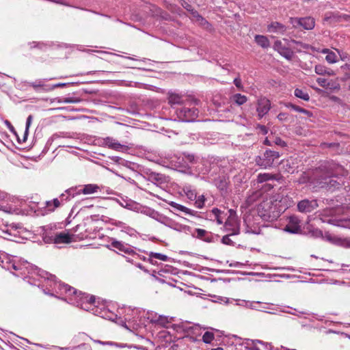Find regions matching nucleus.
Instances as JSON below:
<instances>
[{"instance_id":"f257e3e1","label":"nucleus","mask_w":350,"mask_h":350,"mask_svg":"<svg viewBox=\"0 0 350 350\" xmlns=\"http://www.w3.org/2000/svg\"><path fill=\"white\" fill-rule=\"evenodd\" d=\"M279 157L280 154L278 152L267 150L265 152L263 157L259 158V160L256 162L260 166L267 168L271 167L274 161Z\"/></svg>"},{"instance_id":"f03ea898","label":"nucleus","mask_w":350,"mask_h":350,"mask_svg":"<svg viewBox=\"0 0 350 350\" xmlns=\"http://www.w3.org/2000/svg\"><path fill=\"white\" fill-rule=\"evenodd\" d=\"M178 117L183 121L191 122L198 116V110L194 107H183L176 111Z\"/></svg>"},{"instance_id":"7ed1b4c3","label":"nucleus","mask_w":350,"mask_h":350,"mask_svg":"<svg viewBox=\"0 0 350 350\" xmlns=\"http://www.w3.org/2000/svg\"><path fill=\"white\" fill-rule=\"evenodd\" d=\"M273 202L272 199H267L259 204L258 206V213L260 217L264 218L270 217L271 213L275 210Z\"/></svg>"},{"instance_id":"20e7f679","label":"nucleus","mask_w":350,"mask_h":350,"mask_svg":"<svg viewBox=\"0 0 350 350\" xmlns=\"http://www.w3.org/2000/svg\"><path fill=\"white\" fill-rule=\"evenodd\" d=\"M73 234L68 232H62L55 234L54 236L49 237L48 242H51L54 244H68L73 241Z\"/></svg>"},{"instance_id":"39448f33","label":"nucleus","mask_w":350,"mask_h":350,"mask_svg":"<svg viewBox=\"0 0 350 350\" xmlns=\"http://www.w3.org/2000/svg\"><path fill=\"white\" fill-rule=\"evenodd\" d=\"M300 219L295 215L288 217V221L284 228V231L291 234H298L301 231Z\"/></svg>"},{"instance_id":"423d86ee","label":"nucleus","mask_w":350,"mask_h":350,"mask_svg":"<svg viewBox=\"0 0 350 350\" xmlns=\"http://www.w3.org/2000/svg\"><path fill=\"white\" fill-rule=\"evenodd\" d=\"M271 108V103L269 99L265 97L260 98L257 101L256 111L259 119H261L265 114L268 113Z\"/></svg>"},{"instance_id":"0eeeda50","label":"nucleus","mask_w":350,"mask_h":350,"mask_svg":"<svg viewBox=\"0 0 350 350\" xmlns=\"http://www.w3.org/2000/svg\"><path fill=\"white\" fill-rule=\"evenodd\" d=\"M273 49L286 59L291 60L293 58V52L288 46L283 45L281 40L274 42Z\"/></svg>"},{"instance_id":"6e6552de","label":"nucleus","mask_w":350,"mask_h":350,"mask_svg":"<svg viewBox=\"0 0 350 350\" xmlns=\"http://www.w3.org/2000/svg\"><path fill=\"white\" fill-rule=\"evenodd\" d=\"M318 206L316 200H303L297 204L298 211L301 213H310Z\"/></svg>"},{"instance_id":"1a4fd4ad","label":"nucleus","mask_w":350,"mask_h":350,"mask_svg":"<svg viewBox=\"0 0 350 350\" xmlns=\"http://www.w3.org/2000/svg\"><path fill=\"white\" fill-rule=\"evenodd\" d=\"M267 31L270 33H278L284 34L286 31V27L283 24L275 21L272 22L267 26Z\"/></svg>"},{"instance_id":"9d476101","label":"nucleus","mask_w":350,"mask_h":350,"mask_svg":"<svg viewBox=\"0 0 350 350\" xmlns=\"http://www.w3.org/2000/svg\"><path fill=\"white\" fill-rule=\"evenodd\" d=\"M315 26V20L311 16L301 18L300 27L306 30H311Z\"/></svg>"},{"instance_id":"9b49d317","label":"nucleus","mask_w":350,"mask_h":350,"mask_svg":"<svg viewBox=\"0 0 350 350\" xmlns=\"http://www.w3.org/2000/svg\"><path fill=\"white\" fill-rule=\"evenodd\" d=\"M104 144L108 148L116 150H119L123 147V146L121 145L118 142L111 137L105 138L104 139Z\"/></svg>"},{"instance_id":"f8f14e48","label":"nucleus","mask_w":350,"mask_h":350,"mask_svg":"<svg viewBox=\"0 0 350 350\" xmlns=\"http://www.w3.org/2000/svg\"><path fill=\"white\" fill-rule=\"evenodd\" d=\"M324 21L329 23H338L342 21L341 15L336 12H327L325 14Z\"/></svg>"},{"instance_id":"ddd939ff","label":"nucleus","mask_w":350,"mask_h":350,"mask_svg":"<svg viewBox=\"0 0 350 350\" xmlns=\"http://www.w3.org/2000/svg\"><path fill=\"white\" fill-rule=\"evenodd\" d=\"M254 40L257 44L263 49H267L270 46V42L265 36L256 35Z\"/></svg>"},{"instance_id":"4468645a","label":"nucleus","mask_w":350,"mask_h":350,"mask_svg":"<svg viewBox=\"0 0 350 350\" xmlns=\"http://www.w3.org/2000/svg\"><path fill=\"white\" fill-rule=\"evenodd\" d=\"M230 100L238 105H242L247 102V98L245 95L235 94L231 96Z\"/></svg>"},{"instance_id":"2eb2a0df","label":"nucleus","mask_w":350,"mask_h":350,"mask_svg":"<svg viewBox=\"0 0 350 350\" xmlns=\"http://www.w3.org/2000/svg\"><path fill=\"white\" fill-rule=\"evenodd\" d=\"M153 322L162 327H166L167 324L171 322V319H169L168 317L159 315L154 320H153Z\"/></svg>"},{"instance_id":"dca6fc26","label":"nucleus","mask_w":350,"mask_h":350,"mask_svg":"<svg viewBox=\"0 0 350 350\" xmlns=\"http://www.w3.org/2000/svg\"><path fill=\"white\" fill-rule=\"evenodd\" d=\"M168 100L171 105H183L184 103L183 97L177 94H171L169 96Z\"/></svg>"},{"instance_id":"f3484780","label":"nucleus","mask_w":350,"mask_h":350,"mask_svg":"<svg viewBox=\"0 0 350 350\" xmlns=\"http://www.w3.org/2000/svg\"><path fill=\"white\" fill-rule=\"evenodd\" d=\"M294 94L296 97L305 101H308L310 100L309 94L304 90L296 88L294 91Z\"/></svg>"},{"instance_id":"a211bd4d","label":"nucleus","mask_w":350,"mask_h":350,"mask_svg":"<svg viewBox=\"0 0 350 350\" xmlns=\"http://www.w3.org/2000/svg\"><path fill=\"white\" fill-rule=\"evenodd\" d=\"M99 189V187L96 185L89 184L85 185L82 190V193L83 194H91L94 193H96Z\"/></svg>"},{"instance_id":"6ab92c4d","label":"nucleus","mask_w":350,"mask_h":350,"mask_svg":"<svg viewBox=\"0 0 350 350\" xmlns=\"http://www.w3.org/2000/svg\"><path fill=\"white\" fill-rule=\"evenodd\" d=\"M170 204L172 207L176 208V210L185 212L187 214L193 215V211L191 210L181 204H177L174 202H170Z\"/></svg>"},{"instance_id":"aec40b11","label":"nucleus","mask_w":350,"mask_h":350,"mask_svg":"<svg viewBox=\"0 0 350 350\" xmlns=\"http://www.w3.org/2000/svg\"><path fill=\"white\" fill-rule=\"evenodd\" d=\"M286 106L288 107H290V108L294 109L295 111L303 113L309 117L312 116V113L311 111L306 110L304 108H301L297 105H293L292 103H288V105H286Z\"/></svg>"},{"instance_id":"412c9836","label":"nucleus","mask_w":350,"mask_h":350,"mask_svg":"<svg viewBox=\"0 0 350 350\" xmlns=\"http://www.w3.org/2000/svg\"><path fill=\"white\" fill-rule=\"evenodd\" d=\"M111 246L119 250L121 252H124L125 253L129 252V249L127 248L123 243L118 241H113L111 242Z\"/></svg>"},{"instance_id":"4be33fe9","label":"nucleus","mask_w":350,"mask_h":350,"mask_svg":"<svg viewBox=\"0 0 350 350\" xmlns=\"http://www.w3.org/2000/svg\"><path fill=\"white\" fill-rule=\"evenodd\" d=\"M275 178V176L270 174H260L258 176V181L262 183L269 180H273Z\"/></svg>"},{"instance_id":"5701e85b","label":"nucleus","mask_w":350,"mask_h":350,"mask_svg":"<svg viewBox=\"0 0 350 350\" xmlns=\"http://www.w3.org/2000/svg\"><path fill=\"white\" fill-rule=\"evenodd\" d=\"M214 338V334L211 332H206L202 336L203 342L207 344L211 343Z\"/></svg>"},{"instance_id":"b1692460","label":"nucleus","mask_w":350,"mask_h":350,"mask_svg":"<svg viewBox=\"0 0 350 350\" xmlns=\"http://www.w3.org/2000/svg\"><path fill=\"white\" fill-rule=\"evenodd\" d=\"M326 61L329 64H334L338 62V57L336 54L333 52L330 51L328 53V54L325 57Z\"/></svg>"},{"instance_id":"393cba45","label":"nucleus","mask_w":350,"mask_h":350,"mask_svg":"<svg viewBox=\"0 0 350 350\" xmlns=\"http://www.w3.org/2000/svg\"><path fill=\"white\" fill-rule=\"evenodd\" d=\"M150 257L154 258L163 260V261H166L168 258V257L166 255H164V254H162L160 253H154V252L150 253Z\"/></svg>"},{"instance_id":"a878e982","label":"nucleus","mask_w":350,"mask_h":350,"mask_svg":"<svg viewBox=\"0 0 350 350\" xmlns=\"http://www.w3.org/2000/svg\"><path fill=\"white\" fill-rule=\"evenodd\" d=\"M289 22L294 28H298L300 27L301 18L291 17L289 19Z\"/></svg>"},{"instance_id":"bb28decb","label":"nucleus","mask_w":350,"mask_h":350,"mask_svg":"<svg viewBox=\"0 0 350 350\" xmlns=\"http://www.w3.org/2000/svg\"><path fill=\"white\" fill-rule=\"evenodd\" d=\"M314 70L317 75H325L326 67L323 65L319 64L315 66Z\"/></svg>"},{"instance_id":"cd10ccee","label":"nucleus","mask_w":350,"mask_h":350,"mask_svg":"<svg viewBox=\"0 0 350 350\" xmlns=\"http://www.w3.org/2000/svg\"><path fill=\"white\" fill-rule=\"evenodd\" d=\"M32 120H33V116L32 115H29L27 117V122H26V128H25V132L24 139H23L24 142L25 141V139H26V138L27 137L28 130H29V126H30V125L31 124Z\"/></svg>"},{"instance_id":"c85d7f7f","label":"nucleus","mask_w":350,"mask_h":350,"mask_svg":"<svg viewBox=\"0 0 350 350\" xmlns=\"http://www.w3.org/2000/svg\"><path fill=\"white\" fill-rule=\"evenodd\" d=\"M340 245L345 248H350V237L341 239Z\"/></svg>"},{"instance_id":"c756f323","label":"nucleus","mask_w":350,"mask_h":350,"mask_svg":"<svg viewBox=\"0 0 350 350\" xmlns=\"http://www.w3.org/2000/svg\"><path fill=\"white\" fill-rule=\"evenodd\" d=\"M317 81L322 88H327L329 85L327 80L323 78H318Z\"/></svg>"},{"instance_id":"7c9ffc66","label":"nucleus","mask_w":350,"mask_h":350,"mask_svg":"<svg viewBox=\"0 0 350 350\" xmlns=\"http://www.w3.org/2000/svg\"><path fill=\"white\" fill-rule=\"evenodd\" d=\"M205 199L203 196H200L199 198L196 201L195 204L196 207L201 208L204 206Z\"/></svg>"},{"instance_id":"2f4dec72","label":"nucleus","mask_w":350,"mask_h":350,"mask_svg":"<svg viewBox=\"0 0 350 350\" xmlns=\"http://www.w3.org/2000/svg\"><path fill=\"white\" fill-rule=\"evenodd\" d=\"M53 208H49V211H54L56 208L60 206V202L57 198L53 199L52 201Z\"/></svg>"},{"instance_id":"473e14b6","label":"nucleus","mask_w":350,"mask_h":350,"mask_svg":"<svg viewBox=\"0 0 350 350\" xmlns=\"http://www.w3.org/2000/svg\"><path fill=\"white\" fill-rule=\"evenodd\" d=\"M284 40L286 41L288 44H289V42H293V43H295V44L301 45L305 49H307L308 48V44H303V43H301L300 42H298V41H296L295 40H291V41H289V40H288L286 39H284Z\"/></svg>"},{"instance_id":"72a5a7b5","label":"nucleus","mask_w":350,"mask_h":350,"mask_svg":"<svg viewBox=\"0 0 350 350\" xmlns=\"http://www.w3.org/2000/svg\"><path fill=\"white\" fill-rule=\"evenodd\" d=\"M79 101L77 98H65L63 100V102L64 103H76Z\"/></svg>"},{"instance_id":"f704fd0d","label":"nucleus","mask_w":350,"mask_h":350,"mask_svg":"<svg viewBox=\"0 0 350 350\" xmlns=\"http://www.w3.org/2000/svg\"><path fill=\"white\" fill-rule=\"evenodd\" d=\"M234 83L236 85V87L238 88L239 90H243V85L241 84V79H239V78L234 79Z\"/></svg>"},{"instance_id":"c9c22d12","label":"nucleus","mask_w":350,"mask_h":350,"mask_svg":"<svg viewBox=\"0 0 350 350\" xmlns=\"http://www.w3.org/2000/svg\"><path fill=\"white\" fill-rule=\"evenodd\" d=\"M335 183H336V181H334L333 180H330L329 182H327V181H320L319 182V184L321 185V187H324L325 185H330L332 187H335Z\"/></svg>"},{"instance_id":"e433bc0d","label":"nucleus","mask_w":350,"mask_h":350,"mask_svg":"<svg viewBox=\"0 0 350 350\" xmlns=\"http://www.w3.org/2000/svg\"><path fill=\"white\" fill-rule=\"evenodd\" d=\"M30 86L33 87L34 89H36L38 88H40L43 86V84L40 82H32L29 83Z\"/></svg>"},{"instance_id":"4c0bfd02","label":"nucleus","mask_w":350,"mask_h":350,"mask_svg":"<svg viewBox=\"0 0 350 350\" xmlns=\"http://www.w3.org/2000/svg\"><path fill=\"white\" fill-rule=\"evenodd\" d=\"M275 143L277 145H279L280 146H286L285 142L283 141L282 139H281L280 138H276L275 140Z\"/></svg>"},{"instance_id":"58836bf2","label":"nucleus","mask_w":350,"mask_h":350,"mask_svg":"<svg viewBox=\"0 0 350 350\" xmlns=\"http://www.w3.org/2000/svg\"><path fill=\"white\" fill-rule=\"evenodd\" d=\"M278 118L280 121H284L287 119V115L284 113H280L278 115Z\"/></svg>"},{"instance_id":"ea45409f","label":"nucleus","mask_w":350,"mask_h":350,"mask_svg":"<svg viewBox=\"0 0 350 350\" xmlns=\"http://www.w3.org/2000/svg\"><path fill=\"white\" fill-rule=\"evenodd\" d=\"M81 299H85L87 302L90 303V304L94 303L95 301V299L93 296H91L90 297H88V296H85L84 297H82Z\"/></svg>"},{"instance_id":"a19ab883","label":"nucleus","mask_w":350,"mask_h":350,"mask_svg":"<svg viewBox=\"0 0 350 350\" xmlns=\"http://www.w3.org/2000/svg\"><path fill=\"white\" fill-rule=\"evenodd\" d=\"M196 232L198 233V236L200 237H204L206 233V230L203 229H197Z\"/></svg>"},{"instance_id":"79ce46f5","label":"nucleus","mask_w":350,"mask_h":350,"mask_svg":"<svg viewBox=\"0 0 350 350\" xmlns=\"http://www.w3.org/2000/svg\"><path fill=\"white\" fill-rule=\"evenodd\" d=\"M341 17H342V21H347V22H350V15L342 14Z\"/></svg>"},{"instance_id":"37998d69","label":"nucleus","mask_w":350,"mask_h":350,"mask_svg":"<svg viewBox=\"0 0 350 350\" xmlns=\"http://www.w3.org/2000/svg\"><path fill=\"white\" fill-rule=\"evenodd\" d=\"M186 159L189 162H193L194 161V156L193 154H187L185 156Z\"/></svg>"},{"instance_id":"c03bdc74","label":"nucleus","mask_w":350,"mask_h":350,"mask_svg":"<svg viewBox=\"0 0 350 350\" xmlns=\"http://www.w3.org/2000/svg\"><path fill=\"white\" fill-rule=\"evenodd\" d=\"M259 129L263 134H266L267 133V129L266 128L265 126L260 125L259 126Z\"/></svg>"},{"instance_id":"a18cd8bd","label":"nucleus","mask_w":350,"mask_h":350,"mask_svg":"<svg viewBox=\"0 0 350 350\" xmlns=\"http://www.w3.org/2000/svg\"><path fill=\"white\" fill-rule=\"evenodd\" d=\"M325 75L328 76H332L334 75V72L332 70L326 68Z\"/></svg>"},{"instance_id":"49530a36","label":"nucleus","mask_w":350,"mask_h":350,"mask_svg":"<svg viewBox=\"0 0 350 350\" xmlns=\"http://www.w3.org/2000/svg\"><path fill=\"white\" fill-rule=\"evenodd\" d=\"M45 204H46V208L48 209L49 211V208H53V204H52L51 201L45 202Z\"/></svg>"},{"instance_id":"de8ad7c7","label":"nucleus","mask_w":350,"mask_h":350,"mask_svg":"<svg viewBox=\"0 0 350 350\" xmlns=\"http://www.w3.org/2000/svg\"><path fill=\"white\" fill-rule=\"evenodd\" d=\"M230 241V239L228 238V236H224L222 239L223 243L226 244H228Z\"/></svg>"},{"instance_id":"09e8293b","label":"nucleus","mask_w":350,"mask_h":350,"mask_svg":"<svg viewBox=\"0 0 350 350\" xmlns=\"http://www.w3.org/2000/svg\"><path fill=\"white\" fill-rule=\"evenodd\" d=\"M212 212L216 215V217H218L220 213V211L216 208H213Z\"/></svg>"},{"instance_id":"8fccbe9b","label":"nucleus","mask_w":350,"mask_h":350,"mask_svg":"<svg viewBox=\"0 0 350 350\" xmlns=\"http://www.w3.org/2000/svg\"><path fill=\"white\" fill-rule=\"evenodd\" d=\"M188 11H193L191 9V6L188 4L187 3H185V5L184 6Z\"/></svg>"},{"instance_id":"3c124183","label":"nucleus","mask_w":350,"mask_h":350,"mask_svg":"<svg viewBox=\"0 0 350 350\" xmlns=\"http://www.w3.org/2000/svg\"><path fill=\"white\" fill-rule=\"evenodd\" d=\"M65 85H66V83H57V84H55L53 87L59 88V87H64Z\"/></svg>"},{"instance_id":"603ef678","label":"nucleus","mask_w":350,"mask_h":350,"mask_svg":"<svg viewBox=\"0 0 350 350\" xmlns=\"http://www.w3.org/2000/svg\"><path fill=\"white\" fill-rule=\"evenodd\" d=\"M331 51L328 49H324L321 51V53H325V54H328L329 52H330Z\"/></svg>"},{"instance_id":"864d4df0","label":"nucleus","mask_w":350,"mask_h":350,"mask_svg":"<svg viewBox=\"0 0 350 350\" xmlns=\"http://www.w3.org/2000/svg\"><path fill=\"white\" fill-rule=\"evenodd\" d=\"M342 68H343L345 69L350 70V63L346 64L344 66H342Z\"/></svg>"},{"instance_id":"5fc2aeb1","label":"nucleus","mask_w":350,"mask_h":350,"mask_svg":"<svg viewBox=\"0 0 350 350\" xmlns=\"http://www.w3.org/2000/svg\"><path fill=\"white\" fill-rule=\"evenodd\" d=\"M69 291H70V293H71L77 294V291H76V290H75V289H74V288H69Z\"/></svg>"},{"instance_id":"6e6d98bb","label":"nucleus","mask_w":350,"mask_h":350,"mask_svg":"<svg viewBox=\"0 0 350 350\" xmlns=\"http://www.w3.org/2000/svg\"><path fill=\"white\" fill-rule=\"evenodd\" d=\"M56 100H57V102L59 103H64L63 102L64 98H56Z\"/></svg>"},{"instance_id":"4d7b16f0","label":"nucleus","mask_w":350,"mask_h":350,"mask_svg":"<svg viewBox=\"0 0 350 350\" xmlns=\"http://www.w3.org/2000/svg\"><path fill=\"white\" fill-rule=\"evenodd\" d=\"M174 5L171 4V5H170L167 7V8H168L169 10H172V9H173V8H174Z\"/></svg>"},{"instance_id":"13d9d810","label":"nucleus","mask_w":350,"mask_h":350,"mask_svg":"<svg viewBox=\"0 0 350 350\" xmlns=\"http://www.w3.org/2000/svg\"><path fill=\"white\" fill-rule=\"evenodd\" d=\"M211 350H224V349L221 348V347H217V348H215V349H211Z\"/></svg>"},{"instance_id":"bf43d9fd","label":"nucleus","mask_w":350,"mask_h":350,"mask_svg":"<svg viewBox=\"0 0 350 350\" xmlns=\"http://www.w3.org/2000/svg\"><path fill=\"white\" fill-rule=\"evenodd\" d=\"M251 350H260L258 347H253Z\"/></svg>"},{"instance_id":"052dcab7","label":"nucleus","mask_w":350,"mask_h":350,"mask_svg":"<svg viewBox=\"0 0 350 350\" xmlns=\"http://www.w3.org/2000/svg\"><path fill=\"white\" fill-rule=\"evenodd\" d=\"M217 217V222H218L219 224H221V223H222V221L219 219V218L218 217Z\"/></svg>"},{"instance_id":"680f3d73","label":"nucleus","mask_w":350,"mask_h":350,"mask_svg":"<svg viewBox=\"0 0 350 350\" xmlns=\"http://www.w3.org/2000/svg\"><path fill=\"white\" fill-rule=\"evenodd\" d=\"M45 239H46L45 241H46V242H47V243H49V242L47 241H49V238L45 237Z\"/></svg>"},{"instance_id":"e2e57ef3","label":"nucleus","mask_w":350,"mask_h":350,"mask_svg":"<svg viewBox=\"0 0 350 350\" xmlns=\"http://www.w3.org/2000/svg\"><path fill=\"white\" fill-rule=\"evenodd\" d=\"M265 143L268 144V140L267 139L265 140Z\"/></svg>"},{"instance_id":"0e129e2a","label":"nucleus","mask_w":350,"mask_h":350,"mask_svg":"<svg viewBox=\"0 0 350 350\" xmlns=\"http://www.w3.org/2000/svg\"><path fill=\"white\" fill-rule=\"evenodd\" d=\"M349 90H350V85H349Z\"/></svg>"}]
</instances>
